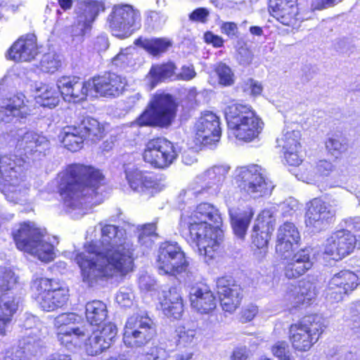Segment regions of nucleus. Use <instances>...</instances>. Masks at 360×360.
I'll return each mask as SVG.
<instances>
[{
	"instance_id": "nucleus-1",
	"label": "nucleus",
	"mask_w": 360,
	"mask_h": 360,
	"mask_svg": "<svg viewBox=\"0 0 360 360\" xmlns=\"http://www.w3.org/2000/svg\"><path fill=\"white\" fill-rule=\"evenodd\" d=\"M101 226L99 242L91 241L75 257L83 281L92 285L99 278L125 276L133 270L132 245L124 229L111 224Z\"/></svg>"
},
{
	"instance_id": "nucleus-2",
	"label": "nucleus",
	"mask_w": 360,
	"mask_h": 360,
	"mask_svg": "<svg viewBox=\"0 0 360 360\" xmlns=\"http://www.w3.org/2000/svg\"><path fill=\"white\" fill-rule=\"evenodd\" d=\"M221 224L218 209L210 203H201L191 212H182L179 231L208 262L214 258L221 240L222 231L219 229Z\"/></svg>"
},
{
	"instance_id": "nucleus-3",
	"label": "nucleus",
	"mask_w": 360,
	"mask_h": 360,
	"mask_svg": "<svg viewBox=\"0 0 360 360\" xmlns=\"http://www.w3.org/2000/svg\"><path fill=\"white\" fill-rule=\"evenodd\" d=\"M104 176L94 167L72 164L58 174V189L64 206L70 210H83L97 202L94 197L103 184Z\"/></svg>"
},
{
	"instance_id": "nucleus-4",
	"label": "nucleus",
	"mask_w": 360,
	"mask_h": 360,
	"mask_svg": "<svg viewBox=\"0 0 360 360\" xmlns=\"http://www.w3.org/2000/svg\"><path fill=\"white\" fill-rule=\"evenodd\" d=\"M229 137L250 142L257 138L263 129V122L247 105L232 104L224 110Z\"/></svg>"
},
{
	"instance_id": "nucleus-5",
	"label": "nucleus",
	"mask_w": 360,
	"mask_h": 360,
	"mask_svg": "<svg viewBox=\"0 0 360 360\" xmlns=\"http://www.w3.org/2000/svg\"><path fill=\"white\" fill-rule=\"evenodd\" d=\"M13 239L18 250L27 252L39 260L49 262L53 259V245L33 223H23L13 231Z\"/></svg>"
},
{
	"instance_id": "nucleus-6",
	"label": "nucleus",
	"mask_w": 360,
	"mask_h": 360,
	"mask_svg": "<svg viewBox=\"0 0 360 360\" xmlns=\"http://www.w3.org/2000/svg\"><path fill=\"white\" fill-rule=\"evenodd\" d=\"M49 146L47 139L34 131L26 128L9 127L4 130L0 127V148L8 146L9 148H19L25 153L41 152Z\"/></svg>"
},
{
	"instance_id": "nucleus-7",
	"label": "nucleus",
	"mask_w": 360,
	"mask_h": 360,
	"mask_svg": "<svg viewBox=\"0 0 360 360\" xmlns=\"http://www.w3.org/2000/svg\"><path fill=\"white\" fill-rule=\"evenodd\" d=\"M322 319L317 315L308 316L291 325L289 338L292 348L301 352L309 351L323 332Z\"/></svg>"
},
{
	"instance_id": "nucleus-8",
	"label": "nucleus",
	"mask_w": 360,
	"mask_h": 360,
	"mask_svg": "<svg viewBox=\"0 0 360 360\" xmlns=\"http://www.w3.org/2000/svg\"><path fill=\"white\" fill-rule=\"evenodd\" d=\"M176 105L169 94H160L153 96L148 107L134 123L140 127L169 126L174 117Z\"/></svg>"
},
{
	"instance_id": "nucleus-9",
	"label": "nucleus",
	"mask_w": 360,
	"mask_h": 360,
	"mask_svg": "<svg viewBox=\"0 0 360 360\" xmlns=\"http://www.w3.org/2000/svg\"><path fill=\"white\" fill-rule=\"evenodd\" d=\"M107 22L113 36L126 39L140 29L141 13L131 5L116 4L108 15Z\"/></svg>"
},
{
	"instance_id": "nucleus-10",
	"label": "nucleus",
	"mask_w": 360,
	"mask_h": 360,
	"mask_svg": "<svg viewBox=\"0 0 360 360\" xmlns=\"http://www.w3.org/2000/svg\"><path fill=\"white\" fill-rule=\"evenodd\" d=\"M236 179L238 187L253 198H260L271 193L274 185L264 176L258 165L243 167L236 170Z\"/></svg>"
},
{
	"instance_id": "nucleus-11",
	"label": "nucleus",
	"mask_w": 360,
	"mask_h": 360,
	"mask_svg": "<svg viewBox=\"0 0 360 360\" xmlns=\"http://www.w3.org/2000/svg\"><path fill=\"white\" fill-rule=\"evenodd\" d=\"M17 283L14 272L0 267V292L9 290ZM20 298L10 294L0 295V334L4 335L19 307Z\"/></svg>"
},
{
	"instance_id": "nucleus-12",
	"label": "nucleus",
	"mask_w": 360,
	"mask_h": 360,
	"mask_svg": "<svg viewBox=\"0 0 360 360\" xmlns=\"http://www.w3.org/2000/svg\"><path fill=\"white\" fill-rule=\"evenodd\" d=\"M155 335V325L147 314H134L125 323L123 342L129 347H141Z\"/></svg>"
},
{
	"instance_id": "nucleus-13",
	"label": "nucleus",
	"mask_w": 360,
	"mask_h": 360,
	"mask_svg": "<svg viewBox=\"0 0 360 360\" xmlns=\"http://www.w3.org/2000/svg\"><path fill=\"white\" fill-rule=\"evenodd\" d=\"M189 265L185 252L176 242H165L159 248L157 268L160 274L176 276Z\"/></svg>"
},
{
	"instance_id": "nucleus-14",
	"label": "nucleus",
	"mask_w": 360,
	"mask_h": 360,
	"mask_svg": "<svg viewBox=\"0 0 360 360\" xmlns=\"http://www.w3.org/2000/svg\"><path fill=\"white\" fill-rule=\"evenodd\" d=\"M31 290L32 297L44 311H53L68 300L65 289L53 288L52 281L48 278L35 279L32 283Z\"/></svg>"
},
{
	"instance_id": "nucleus-15",
	"label": "nucleus",
	"mask_w": 360,
	"mask_h": 360,
	"mask_svg": "<svg viewBox=\"0 0 360 360\" xmlns=\"http://www.w3.org/2000/svg\"><path fill=\"white\" fill-rule=\"evenodd\" d=\"M177 156L174 144L163 138L149 140L143 153V160L155 168L167 167Z\"/></svg>"
},
{
	"instance_id": "nucleus-16",
	"label": "nucleus",
	"mask_w": 360,
	"mask_h": 360,
	"mask_svg": "<svg viewBox=\"0 0 360 360\" xmlns=\"http://www.w3.org/2000/svg\"><path fill=\"white\" fill-rule=\"evenodd\" d=\"M357 246L356 236L351 231L340 229L333 232L326 240L324 253L340 260L350 255Z\"/></svg>"
},
{
	"instance_id": "nucleus-17",
	"label": "nucleus",
	"mask_w": 360,
	"mask_h": 360,
	"mask_svg": "<svg viewBox=\"0 0 360 360\" xmlns=\"http://www.w3.org/2000/svg\"><path fill=\"white\" fill-rule=\"evenodd\" d=\"M22 94L9 96L4 84H0V120L4 122L25 118L30 113L29 107L25 103Z\"/></svg>"
},
{
	"instance_id": "nucleus-18",
	"label": "nucleus",
	"mask_w": 360,
	"mask_h": 360,
	"mask_svg": "<svg viewBox=\"0 0 360 360\" xmlns=\"http://www.w3.org/2000/svg\"><path fill=\"white\" fill-rule=\"evenodd\" d=\"M82 12L77 17L75 23L68 29V33L76 44L82 41L86 30L91 28L103 5L94 0H84Z\"/></svg>"
},
{
	"instance_id": "nucleus-19",
	"label": "nucleus",
	"mask_w": 360,
	"mask_h": 360,
	"mask_svg": "<svg viewBox=\"0 0 360 360\" xmlns=\"http://www.w3.org/2000/svg\"><path fill=\"white\" fill-rule=\"evenodd\" d=\"M359 285V278L349 270H342L333 275L328 282L327 297L332 302H340Z\"/></svg>"
},
{
	"instance_id": "nucleus-20",
	"label": "nucleus",
	"mask_w": 360,
	"mask_h": 360,
	"mask_svg": "<svg viewBox=\"0 0 360 360\" xmlns=\"http://www.w3.org/2000/svg\"><path fill=\"white\" fill-rule=\"evenodd\" d=\"M126 178L130 188L135 192L151 197L164 188L153 175L137 168L127 169Z\"/></svg>"
},
{
	"instance_id": "nucleus-21",
	"label": "nucleus",
	"mask_w": 360,
	"mask_h": 360,
	"mask_svg": "<svg viewBox=\"0 0 360 360\" xmlns=\"http://www.w3.org/2000/svg\"><path fill=\"white\" fill-rule=\"evenodd\" d=\"M196 139L204 145L219 141L221 131L219 117L210 111L203 112L195 125Z\"/></svg>"
},
{
	"instance_id": "nucleus-22",
	"label": "nucleus",
	"mask_w": 360,
	"mask_h": 360,
	"mask_svg": "<svg viewBox=\"0 0 360 360\" xmlns=\"http://www.w3.org/2000/svg\"><path fill=\"white\" fill-rule=\"evenodd\" d=\"M305 224L312 231H320L328 226L334 217L333 212L319 198H314L308 204Z\"/></svg>"
},
{
	"instance_id": "nucleus-23",
	"label": "nucleus",
	"mask_w": 360,
	"mask_h": 360,
	"mask_svg": "<svg viewBox=\"0 0 360 360\" xmlns=\"http://www.w3.org/2000/svg\"><path fill=\"white\" fill-rule=\"evenodd\" d=\"M25 161L22 158L15 155H0V180L1 186L6 195L11 198V181L14 178L24 177V165Z\"/></svg>"
},
{
	"instance_id": "nucleus-24",
	"label": "nucleus",
	"mask_w": 360,
	"mask_h": 360,
	"mask_svg": "<svg viewBox=\"0 0 360 360\" xmlns=\"http://www.w3.org/2000/svg\"><path fill=\"white\" fill-rule=\"evenodd\" d=\"M217 292L224 311L233 313L239 307L242 289L231 278L221 277L217 281Z\"/></svg>"
},
{
	"instance_id": "nucleus-25",
	"label": "nucleus",
	"mask_w": 360,
	"mask_h": 360,
	"mask_svg": "<svg viewBox=\"0 0 360 360\" xmlns=\"http://www.w3.org/2000/svg\"><path fill=\"white\" fill-rule=\"evenodd\" d=\"M269 11L284 25L295 27L304 18L300 16L296 0H269Z\"/></svg>"
},
{
	"instance_id": "nucleus-26",
	"label": "nucleus",
	"mask_w": 360,
	"mask_h": 360,
	"mask_svg": "<svg viewBox=\"0 0 360 360\" xmlns=\"http://www.w3.org/2000/svg\"><path fill=\"white\" fill-rule=\"evenodd\" d=\"M117 333V327L112 323L105 324L101 330L92 332L84 343L88 355L96 356L110 347Z\"/></svg>"
},
{
	"instance_id": "nucleus-27",
	"label": "nucleus",
	"mask_w": 360,
	"mask_h": 360,
	"mask_svg": "<svg viewBox=\"0 0 360 360\" xmlns=\"http://www.w3.org/2000/svg\"><path fill=\"white\" fill-rule=\"evenodd\" d=\"M300 240V235L295 225L291 222H285L278 229L276 245L277 254L283 259L289 258Z\"/></svg>"
},
{
	"instance_id": "nucleus-28",
	"label": "nucleus",
	"mask_w": 360,
	"mask_h": 360,
	"mask_svg": "<svg viewBox=\"0 0 360 360\" xmlns=\"http://www.w3.org/2000/svg\"><path fill=\"white\" fill-rule=\"evenodd\" d=\"M189 297L191 307L200 314H209L217 307V298L206 285L198 284L193 286Z\"/></svg>"
},
{
	"instance_id": "nucleus-29",
	"label": "nucleus",
	"mask_w": 360,
	"mask_h": 360,
	"mask_svg": "<svg viewBox=\"0 0 360 360\" xmlns=\"http://www.w3.org/2000/svg\"><path fill=\"white\" fill-rule=\"evenodd\" d=\"M94 94L103 96H118L126 85L124 78L115 73H108L91 79Z\"/></svg>"
},
{
	"instance_id": "nucleus-30",
	"label": "nucleus",
	"mask_w": 360,
	"mask_h": 360,
	"mask_svg": "<svg viewBox=\"0 0 360 360\" xmlns=\"http://www.w3.org/2000/svg\"><path fill=\"white\" fill-rule=\"evenodd\" d=\"M312 249L306 248L297 251L284 268V275L289 279L304 274L313 266Z\"/></svg>"
},
{
	"instance_id": "nucleus-31",
	"label": "nucleus",
	"mask_w": 360,
	"mask_h": 360,
	"mask_svg": "<svg viewBox=\"0 0 360 360\" xmlns=\"http://www.w3.org/2000/svg\"><path fill=\"white\" fill-rule=\"evenodd\" d=\"M37 54V46L34 35H27L16 41L8 51L10 59L15 61H30Z\"/></svg>"
},
{
	"instance_id": "nucleus-32",
	"label": "nucleus",
	"mask_w": 360,
	"mask_h": 360,
	"mask_svg": "<svg viewBox=\"0 0 360 360\" xmlns=\"http://www.w3.org/2000/svg\"><path fill=\"white\" fill-rule=\"evenodd\" d=\"M315 296L313 285L309 281H300L299 285L288 287L285 298L295 307L307 304Z\"/></svg>"
},
{
	"instance_id": "nucleus-33",
	"label": "nucleus",
	"mask_w": 360,
	"mask_h": 360,
	"mask_svg": "<svg viewBox=\"0 0 360 360\" xmlns=\"http://www.w3.org/2000/svg\"><path fill=\"white\" fill-rule=\"evenodd\" d=\"M160 304L165 315L175 319H179L184 311L181 296L175 288H172L164 292Z\"/></svg>"
},
{
	"instance_id": "nucleus-34",
	"label": "nucleus",
	"mask_w": 360,
	"mask_h": 360,
	"mask_svg": "<svg viewBox=\"0 0 360 360\" xmlns=\"http://www.w3.org/2000/svg\"><path fill=\"white\" fill-rule=\"evenodd\" d=\"M160 304L165 315L175 319H179L184 311L181 296L175 288H172L164 292Z\"/></svg>"
},
{
	"instance_id": "nucleus-35",
	"label": "nucleus",
	"mask_w": 360,
	"mask_h": 360,
	"mask_svg": "<svg viewBox=\"0 0 360 360\" xmlns=\"http://www.w3.org/2000/svg\"><path fill=\"white\" fill-rule=\"evenodd\" d=\"M86 335L82 327L61 328L57 333V339L60 345L68 349L80 347Z\"/></svg>"
},
{
	"instance_id": "nucleus-36",
	"label": "nucleus",
	"mask_w": 360,
	"mask_h": 360,
	"mask_svg": "<svg viewBox=\"0 0 360 360\" xmlns=\"http://www.w3.org/2000/svg\"><path fill=\"white\" fill-rule=\"evenodd\" d=\"M269 215V211H263L259 214L257 219V223L254 225L252 229V243L257 248L266 249L271 237L269 221L265 222L264 218Z\"/></svg>"
},
{
	"instance_id": "nucleus-37",
	"label": "nucleus",
	"mask_w": 360,
	"mask_h": 360,
	"mask_svg": "<svg viewBox=\"0 0 360 360\" xmlns=\"http://www.w3.org/2000/svg\"><path fill=\"white\" fill-rule=\"evenodd\" d=\"M37 103L50 108L56 107L60 101L59 89L56 85L41 84L36 88Z\"/></svg>"
},
{
	"instance_id": "nucleus-38",
	"label": "nucleus",
	"mask_w": 360,
	"mask_h": 360,
	"mask_svg": "<svg viewBox=\"0 0 360 360\" xmlns=\"http://www.w3.org/2000/svg\"><path fill=\"white\" fill-rule=\"evenodd\" d=\"M229 212L234 233L238 237L243 238L254 215L252 209L248 207L245 210L239 212L234 211L233 209H229Z\"/></svg>"
},
{
	"instance_id": "nucleus-39",
	"label": "nucleus",
	"mask_w": 360,
	"mask_h": 360,
	"mask_svg": "<svg viewBox=\"0 0 360 360\" xmlns=\"http://www.w3.org/2000/svg\"><path fill=\"white\" fill-rule=\"evenodd\" d=\"M39 326H41V323L36 316L31 314L26 316L23 322V327L26 330H30V332L27 333L26 338L23 339V347L25 349L30 351V346L39 345L41 336Z\"/></svg>"
},
{
	"instance_id": "nucleus-40",
	"label": "nucleus",
	"mask_w": 360,
	"mask_h": 360,
	"mask_svg": "<svg viewBox=\"0 0 360 360\" xmlns=\"http://www.w3.org/2000/svg\"><path fill=\"white\" fill-rule=\"evenodd\" d=\"M60 136L64 147L70 151L76 152L82 148L84 135L81 134L79 128L77 126L64 127Z\"/></svg>"
},
{
	"instance_id": "nucleus-41",
	"label": "nucleus",
	"mask_w": 360,
	"mask_h": 360,
	"mask_svg": "<svg viewBox=\"0 0 360 360\" xmlns=\"http://www.w3.org/2000/svg\"><path fill=\"white\" fill-rule=\"evenodd\" d=\"M77 127L79 128L81 134L84 135V139H89L92 141H96L103 136V127L98 120L92 117L84 118Z\"/></svg>"
},
{
	"instance_id": "nucleus-42",
	"label": "nucleus",
	"mask_w": 360,
	"mask_h": 360,
	"mask_svg": "<svg viewBox=\"0 0 360 360\" xmlns=\"http://www.w3.org/2000/svg\"><path fill=\"white\" fill-rule=\"evenodd\" d=\"M325 148L328 155L338 159L347 151L348 141L340 134H330L326 139Z\"/></svg>"
},
{
	"instance_id": "nucleus-43",
	"label": "nucleus",
	"mask_w": 360,
	"mask_h": 360,
	"mask_svg": "<svg viewBox=\"0 0 360 360\" xmlns=\"http://www.w3.org/2000/svg\"><path fill=\"white\" fill-rule=\"evenodd\" d=\"M108 310L105 303L94 300L86 304V317L91 325L99 326L107 318Z\"/></svg>"
},
{
	"instance_id": "nucleus-44",
	"label": "nucleus",
	"mask_w": 360,
	"mask_h": 360,
	"mask_svg": "<svg viewBox=\"0 0 360 360\" xmlns=\"http://www.w3.org/2000/svg\"><path fill=\"white\" fill-rule=\"evenodd\" d=\"M229 169L228 165H216L206 170L201 178L207 187L218 186L224 181Z\"/></svg>"
},
{
	"instance_id": "nucleus-45",
	"label": "nucleus",
	"mask_w": 360,
	"mask_h": 360,
	"mask_svg": "<svg viewBox=\"0 0 360 360\" xmlns=\"http://www.w3.org/2000/svg\"><path fill=\"white\" fill-rule=\"evenodd\" d=\"M300 136L301 134L299 130L293 129L290 127H285L283 130L281 137L276 139L277 146L281 147L283 150H300Z\"/></svg>"
},
{
	"instance_id": "nucleus-46",
	"label": "nucleus",
	"mask_w": 360,
	"mask_h": 360,
	"mask_svg": "<svg viewBox=\"0 0 360 360\" xmlns=\"http://www.w3.org/2000/svg\"><path fill=\"white\" fill-rule=\"evenodd\" d=\"M175 65L172 63L153 65L149 72L151 79V87L155 86L157 83L163 79L175 78Z\"/></svg>"
},
{
	"instance_id": "nucleus-47",
	"label": "nucleus",
	"mask_w": 360,
	"mask_h": 360,
	"mask_svg": "<svg viewBox=\"0 0 360 360\" xmlns=\"http://www.w3.org/2000/svg\"><path fill=\"white\" fill-rule=\"evenodd\" d=\"M136 44L153 56L165 52L172 46L171 41L165 38L140 39Z\"/></svg>"
},
{
	"instance_id": "nucleus-48",
	"label": "nucleus",
	"mask_w": 360,
	"mask_h": 360,
	"mask_svg": "<svg viewBox=\"0 0 360 360\" xmlns=\"http://www.w3.org/2000/svg\"><path fill=\"white\" fill-rule=\"evenodd\" d=\"M88 95H94L91 79L82 82L78 77L76 82L73 84L70 100L67 101L68 102H78L86 99Z\"/></svg>"
},
{
	"instance_id": "nucleus-49",
	"label": "nucleus",
	"mask_w": 360,
	"mask_h": 360,
	"mask_svg": "<svg viewBox=\"0 0 360 360\" xmlns=\"http://www.w3.org/2000/svg\"><path fill=\"white\" fill-rule=\"evenodd\" d=\"M61 65L60 56L55 52H49L43 55L39 68L44 72L53 73L60 68Z\"/></svg>"
},
{
	"instance_id": "nucleus-50",
	"label": "nucleus",
	"mask_w": 360,
	"mask_h": 360,
	"mask_svg": "<svg viewBox=\"0 0 360 360\" xmlns=\"http://www.w3.org/2000/svg\"><path fill=\"white\" fill-rule=\"evenodd\" d=\"M218 76L219 83L225 86H232L235 82V75L229 66L219 63L215 68Z\"/></svg>"
},
{
	"instance_id": "nucleus-51",
	"label": "nucleus",
	"mask_w": 360,
	"mask_h": 360,
	"mask_svg": "<svg viewBox=\"0 0 360 360\" xmlns=\"http://www.w3.org/2000/svg\"><path fill=\"white\" fill-rule=\"evenodd\" d=\"M296 176L299 180L307 184H314L318 181L319 176L316 170V165L310 163L303 164L298 169Z\"/></svg>"
},
{
	"instance_id": "nucleus-52",
	"label": "nucleus",
	"mask_w": 360,
	"mask_h": 360,
	"mask_svg": "<svg viewBox=\"0 0 360 360\" xmlns=\"http://www.w3.org/2000/svg\"><path fill=\"white\" fill-rule=\"evenodd\" d=\"M77 78L74 76H63L57 80L56 86L59 89L60 96H62L64 100H70L73 84L76 82Z\"/></svg>"
},
{
	"instance_id": "nucleus-53",
	"label": "nucleus",
	"mask_w": 360,
	"mask_h": 360,
	"mask_svg": "<svg viewBox=\"0 0 360 360\" xmlns=\"http://www.w3.org/2000/svg\"><path fill=\"white\" fill-rule=\"evenodd\" d=\"M272 353L280 360H294L288 349V345L285 341H279L272 347Z\"/></svg>"
},
{
	"instance_id": "nucleus-54",
	"label": "nucleus",
	"mask_w": 360,
	"mask_h": 360,
	"mask_svg": "<svg viewBox=\"0 0 360 360\" xmlns=\"http://www.w3.org/2000/svg\"><path fill=\"white\" fill-rule=\"evenodd\" d=\"M134 296L131 288L122 287L116 295L117 302L123 307H129L133 304Z\"/></svg>"
},
{
	"instance_id": "nucleus-55",
	"label": "nucleus",
	"mask_w": 360,
	"mask_h": 360,
	"mask_svg": "<svg viewBox=\"0 0 360 360\" xmlns=\"http://www.w3.org/2000/svg\"><path fill=\"white\" fill-rule=\"evenodd\" d=\"M131 50L130 48L122 50L113 58L112 63L120 67L131 65L134 62V58L132 54L130 53Z\"/></svg>"
},
{
	"instance_id": "nucleus-56",
	"label": "nucleus",
	"mask_w": 360,
	"mask_h": 360,
	"mask_svg": "<svg viewBox=\"0 0 360 360\" xmlns=\"http://www.w3.org/2000/svg\"><path fill=\"white\" fill-rule=\"evenodd\" d=\"M178 341L182 344H188L193 342L195 336L194 329L187 328L184 326H179L176 330Z\"/></svg>"
},
{
	"instance_id": "nucleus-57",
	"label": "nucleus",
	"mask_w": 360,
	"mask_h": 360,
	"mask_svg": "<svg viewBox=\"0 0 360 360\" xmlns=\"http://www.w3.org/2000/svg\"><path fill=\"white\" fill-rule=\"evenodd\" d=\"M335 169V165L330 161L323 159L319 160L316 163V170L319 178L320 176L326 177L330 176Z\"/></svg>"
},
{
	"instance_id": "nucleus-58",
	"label": "nucleus",
	"mask_w": 360,
	"mask_h": 360,
	"mask_svg": "<svg viewBox=\"0 0 360 360\" xmlns=\"http://www.w3.org/2000/svg\"><path fill=\"white\" fill-rule=\"evenodd\" d=\"M80 318L74 313L61 314L55 319V326L58 328H67L68 326L77 322Z\"/></svg>"
},
{
	"instance_id": "nucleus-59",
	"label": "nucleus",
	"mask_w": 360,
	"mask_h": 360,
	"mask_svg": "<svg viewBox=\"0 0 360 360\" xmlns=\"http://www.w3.org/2000/svg\"><path fill=\"white\" fill-rule=\"evenodd\" d=\"M144 360H169V354L160 347H153L145 354Z\"/></svg>"
},
{
	"instance_id": "nucleus-60",
	"label": "nucleus",
	"mask_w": 360,
	"mask_h": 360,
	"mask_svg": "<svg viewBox=\"0 0 360 360\" xmlns=\"http://www.w3.org/2000/svg\"><path fill=\"white\" fill-rule=\"evenodd\" d=\"M243 88L244 91L254 96L260 95L263 90L262 84L252 78L244 82Z\"/></svg>"
},
{
	"instance_id": "nucleus-61",
	"label": "nucleus",
	"mask_w": 360,
	"mask_h": 360,
	"mask_svg": "<svg viewBox=\"0 0 360 360\" xmlns=\"http://www.w3.org/2000/svg\"><path fill=\"white\" fill-rule=\"evenodd\" d=\"M167 19L165 14L158 11H150L148 17V22L153 29L161 28L165 24Z\"/></svg>"
},
{
	"instance_id": "nucleus-62",
	"label": "nucleus",
	"mask_w": 360,
	"mask_h": 360,
	"mask_svg": "<svg viewBox=\"0 0 360 360\" xmlns=\"http://www.w3.org/2000/svg\"><path fill=\"white\" fill-rule=\"evenodd\" d=\"M196 72L193 65H184L179 73L175 75L174 80L190 81L195 78Z\"/></svg>"
},
{
	"instance_id": "nucleus-63",
	"label": "nucleus",
	"mask_w": 360,
	"mask_h": 360,
	"mask_svg": "<svg viewBox=\"0 0 360 360\" xmlns=\"http://www.w3.org/2000/svg\"><path fill=\"white\" fill-rule=\"evenodd\" d=\"M300 150L289 149L283 150L284 158L285 162L292 166H298L302 162L300 155Z\"/></svg>"
},
{
	"instance_id": "nucleus-64",
	"label": "nucleus",
	"mask_w": 360,
	"mask_h": 360,
	"mask_svg": "<svg viewBox=\"0 0 360 360\" xmlns=\"http://www.w3.org/2000/svg\"><path fill=\"white\" fill-rule=\"evenodd\" d=\"M299 207L297 200L290 198L285 200L281 205V210L285 216L292 215Z\"/></svg>"
}]
</instances>
